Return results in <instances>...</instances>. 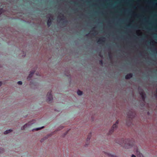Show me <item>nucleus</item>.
<instances>
[{
  "mask_svg": "<svg viewBox=\"0 0 157 157\" xmlns=\"http://www.w3.org/2000/svg\"><path fill=\"white\" fill-rule=\"evenodd\" d=\"M52 91L51 90L49 91L47 93V101L49 102L50 103L51 101L53 99L52 96Z\"/></svg>",
  "mask_w": 157,
  "mask_h": 157,
  "instance_id": "f257e3e1",
  "label": "nucleus"
},
{
  "mask_svg": "<svg viewBox=\"0 0 157 157\" xmlns=\"http://www.w3.org/2000/svg\"><path fill=\"white\" fill-rule=\"evenodd\" d=\"M123 143H121L120 144L121 145H124L123 144H124V146L126 148L127 147V146L131 147V145L128 139H126L125 140H124L123 139Z\"/></svg>",
  "mask_w": 157,
  "mask_h": 157,
  "instance_id": "f03ea898",
  "label": "nucleus"
},
{
  "mask_svg": "<svg viewBox=\"0 0 157 157\" xmlns=\"http://www.w3.org/2000/svg\"><path fill=\"white\" fill-rule=\"evenodd\" d=\"M139 93L141 96L143 101H145V99L146 97V95L143 89H141L139 90Z\"/></svg>",
  "mask_w": 157,
  "mask_h": 157,
  "instance_id": "7ed1b4c3",
  "label": "nucleus"
},
{
  "mask_svg": "<svg viewBox=\"0 0 157 157\" xmlns=\"http://www.w3.org/2000/svg\"><path fill=\"white\" fill-rule=\"evenodd\" d=\"M119 123L118 120H117L115 124H113L112 127V128L109 131V134H112L114 131V129L116 128L117 126V124Z\"/></svg>",
  "mask_w": 157,
  "mask_h": 157,
  "instance_id": "20e7f679",
  "label": "nucleus"
},
{
  "mask_svg": "<svg viewBox=\"0 0 157 157\" xmlns=\"http://www.w3.org/2000/svg\"><path fill=\"white\" fill-rule=\"evenodd\" d=\"M91 136V133H89L87 136L86 140V144L87 145L88 143L89 142L90 140Z\"/></svg>",
  "mask_w": 157,
  "mask_h": 157,
  "instance_id": "39448f33",
  "label": "nucleus"
},
{
  "mask_svg": "<svg viewBox=\"0 0 157 157\" xmlns=\"http://www.w3.org/2000/svg\"><path fill=\"white\" fill-rule=\"evenodd\" d=\"M105 39V38L104 37H102L100 38L97 41V43L98 44H100L102 42H104V40Z\"/></svg>",
  "mask_w": 157,
  "mask_h": 157,
  "instance_id": "423d86ee",
  "label": "nucleus"
},
{
  "mask_svg": "<svg viewBox=\"0 0 157 157\" xmlns=\"http://www.w3.org/2000/svg\"><path fill=\"white\" fill-rule=\"evenodd\" d=\"M136 153L138 157H144L142 154L140 152L139 150L137 149H136Z\"/></svg>",
  "mask_w": 157,
  "mask_h": 157,
  "instance_id": "0eeeda50",
  "label": "nucleus"
},
{
  "mask_svg": "<svg viewBox=\"0 0 157 157\" xmlns=\"http://www.w3.org/2000/svg\"><path fill=\"white\" fill-rule=\"evenodd\" d=\"M128 117L132 119L133 118V113L132 112L130 111L127 114Z\"/></svg>",
  "mask_w": 157,
  "mask_h": 157,
  "instance_id": "6e6552de",
  "label": "nucleus"
},
{
  "mask_svg": "<svg viewBox=\"0 0 157 157\" xmlns=\"http://www.w3.org/2000/svg\"><path fill=\"white\" fill-rule=\"evenodd\" d=\"M133 75L132 73H129L127 74L125 76V78L126 79H129L132 77Z\"/></svg>",
  "mask_w": 157,
  "mask_h": 157,
  "instance_id": "1a4fd4ad",
  "label": "nucleus"
},
{
  "mask_svg": "<svg viewBox=\"0 0 157 157\" xmlns=\"http://www.w3.org/2000/svg\"><path fill=\"white\" fill-rule=\"evenodd\" d=\"M30 127V124H25L21 128L22 130H25L26 128H28Z\"/></svg>",
  "mask_w": 157,
  "mask_h": 157,
  "instance_id": "9d476101",
  "label": "nucleus"
},
{
  "mask_svg": "<svg viewBox=\"0 0 157 157\" xmlns=\"http://www.w3.org/2000/svg\"><path fill=\"white\" fill-rule=\"evenodd\" d=\"M34 72V71H32L31 72L30 74L29 75L27 78L28 80H29L30 79V78L32 77Z\"/></svg>",
  "mask_w": 157,
  "mask_h": 157,
  "instance_id": "9b49d317",
  "label": "nucleus"
},
{
  "mask_svg": "<svg viewBox=\"0 0 157 157\" xmlns=\"http://www.w3.org/2000/svg\"><path fill=\"white\" fill-rule=\"evenodd\" d=\"M60 14L62 15L61 17H58V20H59L60 21H63L64 20V17L63 14H62L61 13H60Z\"/></svg>",
  "mask_w": 157,
  "mask_h": 157,
  "instance_id": "f8f14e48",
  "label": "nucleus"
},
{
  "mask_svg": "<svg viewBox=\"0 0 157 157\" xmlns=\"http://www.w3.org/2000/svg\"><path fill=\"white\" fill-rule=\"evenodd\" d=\"M52 20L50 19V18H49V19L48 20L47 23L48 26V27L50 26L51 25H52Z\"/></svg>",
  "mask_w": 157,
  "mask_h": 157,
  "instance_id": "ddd939ff",
  "label": "nucleus"
},
{
  "mask_svg": "<svg viewBox=\"0 0 157 157\" xmlns=\"http://www.w3.org/2000/svg\"><path fill=\"white\" fill-rule=\"evenodd\" d=\"M12 131V130L11 129H9V130H6L4 132V134H6L9 133L10 132H11Z\"/></svg>",
  "mask_w": 157,
  "mask_h": 157,
  "instance_id": "4468645a",
  "label": "nucleus"
},
{
  "mask_svg": "<svg viewBox=\"0 0 157 157\" xmlns=\"http://www.w3.org/2000/svg\"><path fill=\"white\" fill-rule=\"evenodd\" d=\"M82 92L81 91L78 90L77 91V94L79 95H81L82 94Z\"/></svg>",
  "mask_w": 157,
  "mask_h": 157,
  "instance_id": "2eb2a0df",
  "label": "nucleus"
},
{
  "mask_svg": "<svg viewBox=\"0 0 157 157\" xmlns=\"http://www.w3.org/2000/svg\"><path fill=\"white\" fill-rule=\"evenodd\" d=\"M44 128V127H42L40 128H36L35 129H33V131L34 130H35L36 131H38V130H39L42 128Z\"/></svg>",
  "mask_w": 157,
  "mask_h": 157,
  "instance_id": "dca6fc26",
  "label": "nucleus"
},
{
  "mask_svg": "<svg viewBox=\"0 0 157 157\" xmlns=\"http://www.w3.org/2000/svg\"><path fill=\"white\" fill-rule=\"evenodd\" d=\"M110 59L112 58V55L110 53H109L108 55Z\"/></svg>",
  "mask_w": 157,
  "mask_h": 157,
  "instance_id": "f3484780",
  "label": "nucleus"
},
{
  "mask_svg": "<svg viewBox=\"0 0 157 157\" xmlns=\"http://www.w3.org/2000/svg\"><path fill=\"white\" fill-rule=\"evenodd\" d=\"M99 63L102 65L103 64V62L102 60H100L99 61Z\"/></svg>",
  "mask_w": 157,
  "mask_h": 157,
  "instance_id": "a211bd4d",
  "label": "nucleus"
},
{
  "mask_svg": "<svg viewBox=\"0 0 157 157\" xmlns=\"http://www.w3.org/2000/svg\"><path fill=\"white\" fill-rule=\"evenodd\" d=\"M17 83L19 85H21L22 84V82L21 81H19Z\"/></svg>",
  "mask_w": 157,
  "mask_h": 157,
  "instance_id": "6ab92c4d",
  "label": "nucleus"
},
{
  "mask_svg": "<svg viewBox=\"0 0 157 157\" xmlns=\"http://www.w3.org/2000/svg\"><path fill=\"white\" fill-rule=\"evenodd\" d=\"M3 9L2 8H0V15L2 14Z\"/></svg>",
  "mask_w": 157,
  "mask_h": 157,
  "instance_id": "aec40b11",
  "label": "nucleus"
},
{
  "mask_svg": "<svg viewBox=\"0 0 157 157\" xmlns=\"http://www.w3.org/2000/svg\"><path fill=\"white\" fill-rule=\"evenodd\" d=\"M132 157H136V156L134 155H132Z\"/></svg>",
  "mask_w": 157,
  "mask_h": 157,
  "instance_id": "412c9836",
  "label": "nucleus"
},
{
  "mask_svg": "<svg viewBox=\"0 0 157 157\" xmlns=\"http://www.w3.org/2000/svg\"><path fill=\"white\" fill-rule=\"evenodd\" d=\"M109 156H110L111 157H113V155H110V154L109 155Z\"/></svg>",
  "mask_w": 157,
  "mask_h": 157,
  "instance_id": "4be33fe9",
  "label": "nucleus"
},
{
  "mask_svg": "<svg viewBox=\"0 0 157 157\" xmlns=\"http://www.w3.org/2000/svg\"><path fill=\"white\" fill-rule=\"evenodd\" d=\"M49 136L48 135V136H46V137H45V139H47L48 138V137H49Z\"/></svg>",
  "mask_w": 157,
  "mask_h": 157,
  "instance_id": "5701e85b",
  "label": "nucleus"
},
{
  "mask_svg": "<svg viewBox=\"0 0 157 157\" xmlns=\"http://www.w3.org/2000/svg\"><path fill=\"white\" fill-rule=\"evenodd\" d=\"M2 83L1 82H0V86L2 85Z\"/></svg>",
  "mask_w": 157,
  "mask_h": 157,
  "instance_id": "b1692460",
  "label": "nucleus"
},
{
  "mask_svg": "<svg viewBox=\"0 0 157 157\" xmlns=\"http://www.w3.org/2000/svg\"><path fill=\"white\" fill-rule=\"evenodd\" d=\"M156 93L157 96V88L156 89Z\"/></svg>",
  "mask_w": 157,
  "mask_h": 157,
  "instance_id": "393cba45",
  "label": "nucleus"
},
{
  "mask_svg": "<svg viewBox=\"0 0 157 157\" xmlns=\"http://www.w3.org/2000/svg\"><path fill=\"white\" fill-rule=\"evenodd\" d=\"M43 140H44V139H42L41 140V142H42L43 141Z\"/></svg>",
  "mask_w": 157,
  "mask_h": 157,
  "instance_id": "a878e982",
  "label": "nucleus"
},
{
  "mask_svg": "<svg viewBox=\"0 0 157 157\" xmlns=\"http://www.w3.org/2000/svg\"><path fill=\"white\" fill-rule=\"evenodd\" d=\"M94 31V33H97V32L96 31Z\"/></svg>",
  "mask_w": 157,
  "mask_h": 157,
  "instance_id": "bb28decb",
  "label": "nucleus"
},
{
  "mask_svg": "<svg viewBox=\"0 0 157 157\" xmlns=\"http://www.w3.org/2000/svg\"><path fill=\"white\" fill-rule=\"evenodd\" d=\"M93 34V35H94V33H93V34Z\"/></svg>",
  "mask_w": 157,
  "mask_h": 157,
  "instance_id": "cd10ccee",
  "label": "nucleus"
},
{
  "mask_svg": "<svg viewBox=\"0 0 157 157\" xmlns=\"http://www.w3.org/2000/svg\"><path fill=\"white\" fill-rule=\"evenodd\" d=\"M92 31H94L93 30H92Z\"/></svg>",
  "mask_w": 157,
  "mask_h": 157,
  "instance_id": "c85d7f7f",
  "label": "nucleus"
},
{
  "mask_svg": "<svg viewBox=\"0 0 157 157\" xmlns=\"http://www.w3.org/2000/svg\"><path fill=\"white\" fill-rule=\"evenodd\" d=\"M69 79L70 78V76H69Z\"/></svg>",
  "mask_w": 157,
  "mask_h": 157,
  "instance_id": "c756f323",
  "label": "nucleus"
},
{
  "mask_svg": "<svg viewBox=\"0 0 157 157\" xmlns=\"http://www.w3.org/2000/svg\"><path fill=\"white\" fill-rule=\"evenodd\" d=\"M1 152V151H0V153Z\"/></svg>",
  "mask_w": 157,
  "mask_h": 157,
  "instance_id": "7c9ffc66",
  "label": "nucleus"
}]
</instances>
